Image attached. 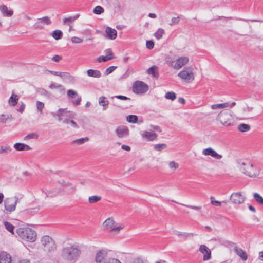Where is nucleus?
I'll use <instances>...</instances> for the list:
<instances>
[{"mask_svg": "<svg viewBox=\"0 0 263 263\" xmlns=\"http://www.w3.org/2000/svg\"><path fill=\"white\" fill-rule=\"evenodd\" d=\"M60 183L62 184L64 186H65L66 187H70V191H69V192H72L75 190V186L72 185L70 183L67 182L66 183L65 181H62V182H60Z\"/></svg>", "mask_w": 263, "mask_h": 263, "instance_id": "nucleus-48", "label": "nucleus"}, {"mask_svg": "<svg viewBox=\"0 0 263 263\" xmlns=\"http://www.w3.org/2000/svg\"><path fill=\"white\" fill-rule=\"evenodd\" d=\"M164 33L165 31L164 29L159 28L158 29L157 31L154 33V36L157 39L160 40L162 38V35Z\"/></svg>", "mask_w": 263, "mask_h": 263, "instance_id": "nucleus-34", "label": "nucleus"}, {"mask_svg": "<svg viewBox=\"0 0 263 263\" xmlns=\"http://www.w3.org/2000/svg\"><path fill=\"white\" fill-rule=\"evenodd\" d=\"M42 245L48 251H53L56 249L55 243L51 237L49 236H44L42 237Z\"/></svg>", "mask_w": 263, "mask_h": 263, "instance_id": "nucleus-7", "label": "nucleus"}, {"mask_svg": "<svg viewBox=\"0 0 263 263\" xmlns=\"http://www.w3.org/2000/svg\"><path fill=\"white\" fill-rule=\"evenodd\" d=\"M98 103L103 107V110H106L108 108L109 101L105 97L101 96L98 99Z\"/></svg>", "mask_w": 263, "mask_h": 263, "instance_id": "nucleus-21", "label": "nucleus"}, {"mask_svg": "<svg viewBox=\"0 0 263 263\" xmlns=\"http://www.w3.org/2000/svg\"><path fill=\"white\" fill-rule=\"evenodd\" d=\"M117 66H111L109 67L108 68H107L106 69L105 73H104L105 74L108 75L109 74L111 73L117 68Z\"/></svg>", "mask_w": 263, "mask_h": 263, "instance_id": "nucleus-49", "label": "nucleus"}, {"mask_svg": "<svg viewBox=\"0 0 263 263\" xmlns=\"http://www.w3.org/2000/svg\"><path fill=\"white\" fill-rule=\"evenodd\" d=\"M229 105L230 104L228 102L221 104H213L211 105V108L213 110L224 108L228 107V106H229Z\"/></svg>", "mask_w": 263, "mask_h": 263, "instance_id": "nucleus-26", "label": "nucleus"}, {"mask_svg": "<svg viewBox=\"0 0 263 263\" xmlns=\"http://www.w3.org/2000/svg\"><path fill=\"white\" fill-rule=\"evenodd\" d=\"M107 36L110 40H115L117 37V31L115 29L108 27L105 30Z\"/></svg>", "mask_w": 263, "mask_h": 263, "instance_id": "nucleus-20", "label": "nucleus"}, {"mask_svg": "<svg viewBox=\"0 0 263 263\" xmlns=\"http://www.w3.org/2000/svg\"><path fill=\"white\" fill-rule=\"evenodd\" d=\"M33 28L35 29H42L44 28V26L41 20L38 18L37 21L34 24Z\"/></svg>", "mask_w": 263, "mask_h": 263, "instance_id": "nucleus-37", "label": "nucleus"}, {"mask_svg": "<svg viewBox=\"0 0 263 263\" xmlns=\"http://www.w3.org/2000/svg\"><path fill=\"white\" fill-rule=\"evenodd\" d=\"M38 137L37 135H36L35 133H31L28 134L25 137V139H34V138H37Z\"/></svg>", "mask_w": 263, "mask_h": 263, "instance_id": "nucleus-56", "label": "nucleus"}, {"mask_svg": "<svg viewBox=\"0 0 263 263\" xmlns=\"http://www.w3.org/2000/svg\"><path fill=\"white\" fill-rule=\"evenodd\" d=\"M81 250L77 247L71 246L63 248L62 250V257L70 262H74L80 256Z\"/></svg>", "mask_w": 263, "mask_h": 263, "instance_id": "nucleus-1", "label": "nucleus"}, {"mask_svg": "<svg viewBox=\"0 0 263 263\" xmlns=\"http://www.w3.org/2000/svg\"><path fill=\"white\" fill-rule=\"evenodd\" d=\"M63 36V33L60 30H55L52 33V37L56 40L61 39Z\"/></svg>", "mask_w": 263, "mask_h": 263, "instance_id": "nucleus-29", "label": "nucleus"}, {"mask_svg": "<svg viewBox=\"0 0 263 263\" xmlns=\"http://www.w3.org/2000/svg\"><path fill=\"white\" fill-rule=\"evenodd\" d=\"M165 97L167 99L173 101L176 99V93L173 91L167 92L165 93Z\"/></svg>", "mask_w": 263, "mask_h": 263, "instance_id": "nucleus-35", "label": "nucleus"}, {"mask_svg": "<svg viewBox=\"0 0 263 263\" xmlns=\"http://www.w3.org/2000/svg\"><path fill=\"white\" fill-rule=\"evenodd\" d=\"M81 101V97L79 96L77 97V98L76 99V100L74 101H72V104L74 106H78L80 104Z\"/></svg>", "mask_w": 263, "mask_h": 263, "instance_id": "nucleus-59", "label": "nucleus"}, {"mask_svg": "<svg viewBox=\"0 0 263 263\" xmlns=\"http://www.w3.org/2000/svg\"><path fill=\"white\" fill-rule=\"evenodd\" d=\"M146 47L149 49H152L154 48V42L153 41H147L146 44Z\"/></svg>", "mask_w": 263, "mask_h": 263, "instance_id": "nucleus-57", "label": "nucleus"}, {"mask_svg": "<svg viewBox=\"0 0 263 263\" xmlns=\"http://www.w3.org/2000/svg\"><path fill=\"white\" fill-rule=\"evenodd\" d=\"M64 123L67 124H70L72 127L74 128H78L79 127L77 123L74 121L72 119L64 118Z\"/></svg>", "mask_w": 263, "mask_h": 263, "instance_id": "nucleus-27", "label": "nucleus"}, {"mask_svg": "<svg viewBox=\"0 0 263 263\" xmlns=\"http://www.w3.org/2000/svg\"><path fill=\"white\" fill-rule=\"evenodd\" d=\"M175 234L178 236L183 237L185 239L190 236H193L194 235V233H182L179 231H176Z\"/></svg>", "mask_w": 263, "mask_h": 263, "instance_id": "nucleus-32", "label": "nucleus"}, {"mask_svg": "<svg viewBox=\"0 0 263 263\" xmlns=\"http://www.w3.org/2000/svg\"><path fill=\"white\" fill-rule=\"evenodd\" d=\"M16 233L22 239L29 242H34L36 239L35 232L29 228H19Z\"/></svg>", "mask_w": 263, "mask_h": 263, "instance_id": "nucleus-3", "label": "nucleus"}, {"mask_svg": "<svg viewBox=\"0 0 263 263\" xmlns=\"http://www.w3.org/2000/svg\"><path fill=\"white\" fill-rule=\"evenodd\" d=\"M55 116L58 117L59 121H63L64 122V118L73 119L74 114L71 111H66V109L60 108L54 114Z\"/></svg>", "mask_w": 263, "mask_h": 263, "instance_id": "nucleus-8", "label": "nucleus"}, {"mask_svg": "<svg viewBox=\"0 0 263 263\" xmlns=\"http://www.w3.org/2000/svg\"><path fill=\"white\" fill-rule=\"evenodd\" d=\"M49 87L51 89H61L63 88V86L60 84H56L54 82H51Z\"/></svg>", "mask_w": 263, "mask_h": 263, "instance_id": "nucleus-51", "label": "nucleus"}, {"mask_svg": "<svg viewBox=\"0 0 263 263\" xmlns=\"http://www.w3.org/2000/svg\"><path fill=\"white\" fill-rule=\"evenodd\" d=\"M199 251L202 253L205 254L203 256V260H208L211 258V251L205 245H201Z\"/></svg>", "mask_w": 263, "mask_h": 263, "instance_id": "nucleus-16", "label": "nucleus"}, {"mask_svg": "<svg viewBox=\"0 0 263 263\" xmlns=\"http://www.w3.org/2000/svg\"><path fill=\"white\" fill-rule=\"evenodd\" d=\"M104 9L100 6L95 7L93 10V12L96 14H100L104 12Z\"/></svg>", "mask_w": 263, "mask_h": 263, "instance_id": "nucleus-40", "label": "nucleus"}, {"mask_svg": "<svg viewBox=\"0 0 263 263\" xmlns=\"http://www.w3.org/2000/svg\"><path fill=\"white\" fill-rule=\"evenodd\" d=\"M12 151V148L10 146H1L0 148V154L4 153L7 154L9 153Z\"/></svg>", "mask_w": 263, "mask_h": 263, "instance_id": "nucleus-42", "label": "nucleus"}, {"mask_svg": "<svg viewBox=\"0 0 263 263\" xmlns=\"http://www.w3.org/2000/svg\"><path fill=\"white\" fill-rule=\"evenodd\" d=\"M105 263H121L119 260L116 258L108 259Z\"/></svg>", "mask_w": 263, "mask_h": 263, "instance_id": "nucleus-62", "label": "nucleus"}, {"mask_svg": "<svg viewBox=\"0 0 263 263\" xmlns=\"http://www.w3.org/2000/svg\"><path fill=\"white\" fill-rule=\"evenodd\" d=\"M167 147L165 144H157L154 145V149L157 151H161Z\"/></svg>", "mask_w": 263, "mask_h": 263, "instance_id": "nucleus-41", "label": "nucleus"}, {"mask_svg": "<svg viewBox=\"0 0 263 263\" xmlns=\"http://www.w3.org/2000/svg\"><path fill=\"white\" fill-rule=\"evenodd\" d=\"M39 19L41 20L42 23H43V24L48 25H50L51 23L50 18L48 16H44L42 18H39Z\"/></svg>", "mask_w": 263, "mask_h": 263, "instance_id": "nucleus-43", "label": "nucleus"}, {"mask_svg": "<svg viewBox=\"0 0 263 263\" xmlns=\"http://www.w3.org/2000/svg\"><path fill=\"white\" fill-rule=\"evenodd\" d=\"M18 198L16 197L14 198H7L4 202L5 209L9 212H12L15 210L16 205Z\"/></svg>", "mask_w": 263, "mask_h": 263, "instance_id": "nucleus-9", "label": "nucleus"}, {"mask_svg": "<svg viewBox=\"0 0 263 263\" xmlns=\"http://www.w3.org/2000/svg\"><path fill=\"white\" fill-rule=\"evenodd\" d=\"M107 252L105 250L99 251L96 255L95 260L97 263H105L104 260L107 257Z\"/></svg>", "mask_w": 263, "mask_h": 263, "instance_id": "nucleus-13", "label": "nucleus"}, {"mask_svg": "<svg viewBox=\"0 0 263 263\" xmlns=\"http://www.w3.org/2000/svg\"><path fill=\"white\" fill-rule=\"evenodd\" d=\"M4 224L5 226V228L8 231H9L12 234H14L13 230H14V227L13 226V225H12L11 223H10L9 222H7V221H5L4 222Z\"/></svg>", "mask_w": 263, "mask_h": 263, "instance_id": "nucleus-31", "label": "nucleus"}, {"mask_svg": "<svg viewBox=\"0 0 263 263\" xmlns=\"http://www.w3.org/2000/svg\"><path fill=\"white\" fill-rule=\"evenodd\" d=\"M60 77L64 80H67L71 78V76L68 72H61Z\"/></svg>", "mask_w": 263, "mask_h": 263, "instance_id": "nucleus-55", "label": "nucleus"}, {"mask_svg": "<svg viewBox=\"0 0 263 263\" xmlns=\"http://www.w3.org/2000/svg\"><path fill=\"white\" fill-rule=\"evenodd\" d=\"M115 221L112 219L108 218L103 222V227L105 230H110V231L111 232L115 226Z\"/></svg>", "mask_w": 263, "mask_h": 263, "instance_id": "nucleus-18", "label": "nucleus"}, {"mask_svg": "<svg viewBox=\"0 0 263 263\" xmlns=\"http://www.w3.org/2000/svg\"><path fill=\"white\" fill-rule=\"evenodd\" d=\"M238 129L240 132L243 133L250 130V126L248 124L242 123L238 125Z\"/></svg>", "mask_w": 263, "mask_h": 263, "instance_id": "nucleus-28", "label": "nucleus"}, {"mask_svg": "<svg viewBox=\"0 0 263 263\" xmlns=\"http://www.w3.org/2000/svg\"><path fill=\"white\" fill-rule=\"evenodd\" d=\"M148 90V86L142 81H136L133 86V91L135 93L142 94Z\"/></svg>", "mask_w": 263, "mask_h": 263, "instance_id": "nucleus-6", "label": "nucleus"}, {"mask_svg": "<svg viewBox=\"0 0 263 263\" xmlns=\"http://www.w3.org/2000/svg\"><path fill=\"white\" fill-rule=\"evenodd\" d=\"M89 138L88 137L82 138L75 140L73 141V143L80 145L86 142H87Z\"/></svg>", "mask_w": 263, "mask_h": 263, "instance_id": "nucleus-39", "label": "nucleus"}, {"mask_svg": "<svg viewBox=\"0 0 263 263\" xmlns=\"http://www.w3.org/2000/svg\"><path fill=\"white\" fill-rule=\"evenodd\" d=\"M25 108V104L23 102H21L20 103V106L19 108L17 109V110L21 113H23L24 111Z\"/></svg>", "mask_w": 263, "mask_h": 263, "instance_id": "nucleus-58", "label": "nucleus"}, {"mask_svg": "<svg viewBox=\"0 0 263 263\" xmlns=\"http://www.w3.org/2000/svg\"><path fill=\"white\" fill-rule=\"evenodd\" d=\"M116 133L119 138H121L128 135L129 129L126 126H120L116 129Z\"/></svg>", "mask_w": 263, "mask_h": 263, "instance_id": "nucleus-14", "label": "nucleus"}, {"mask_svg": "<svg viewBox=\"0 0 263 263\" xmlns=\"http://www.w3.org/2000/svg\"><path fill=\"white\" fill-rule=\"evenodd\" d=\"M168 165L170 168L174 170L177 169L179 167V164L174 161H171Z\"/></svg>", "mask_w": 263, "mask_h": 263, "instance_id": "nucleus-50", "label": "nucleus"}, {"mask_svg": "<svg viewBox=\"0 0 263 263\" xmlns=\"http://www.w3.org/2000/svg\"><path fill=\"white\" fill-rule=\"evenodd\" d=\"M189 61V59L187 57H181L176 60V62H172L170 64L175 69H179L183 66L186 65Z\"/></svg>", "mask_w": 263, "mask_h": 263, "instance_id": "nucleus-10", "label": "nucleus"}, {"mask_svg": "<svg viewBox=\"0 0 263 263\" xmlns=\"http://www.w3.org/2000/svg\"><path fill=\"white\" fill-rule=\"evenodd\" d=\"M239 167L242 173L250 177L255 178L259 174V170L249 162H243L240 164Z\"/></svg>", "mask_w": 263, "mask_h": 263, "instance_id": "nucleus-2", "label": "nucleus"}, {"mask_svg": "<svg viewBox=\"0 0 263 263\" xmlns=\"http://www.w3.org/2000/svg\"><path fill=\"white\" fill-rule=\"evenodd\" d=\"M178 76L186 82H191L194 80V74L192 67H185L178 74Z\"/></svg>", "mask_w": 263, "mask_h": 263, "instance_id": "nucleus-5", "label": "nucleus"}, {"mask_svg": "<svg viewBox=\"0 0 263 263\" xmlns=\"http://www.w3.org/2000/svg\"><path fill=\"white\" fill-rule=\"evenodd\" d=\"M105 52L106 53V55L107 57H112V59H114V57L113 55V53L111 49L108 48L106 49Z\"/></svg>", "mask_w": 263, "mask_h": 263, "instance_id": "nucleus-63", "label": "nucleus"}, {"mask_svg": "<svg viewBox=\"0 0 263 263\" xmlns=\"http://www.w3.org/2000/svg\"><path fill=\"white\" fill-rule=\"evenodd\" d=\"M36 107L38 111L42 112L43 109L44 107V104L38 101L36 102Z\"/></svg>", "mask_w": 263, "mask_h": 263, "instance_id": "nucleus-52", "label": "nucleus"}, {"mask_svg": "<svg viewBox=\"0 0 263 263\" xmlns=\"http://www.w3.org/2000/svg\"><path fill=\"white\" fill-rule=\"evenodd\" d=\"M115 98H117L118 99L123 100H130V98H128L126 96L122 95H116L114 96Z\"/></svg>", "mask_w": 263, "mask_h": 263, "instance_id": "nucleus-60", "label": "nucleus"}, {"mask_svg": "<svg viewBox=\"0 0 263 263\" xmlns=\"http://www.w3.org/2000/svg\"><path fill=\"white\" fill-rule=\"evenodd\" d=\"M180 21V17H174L172 18L171 22L170 23V25L171 26H173L175 24H177Z\"/></svg>", "mask_w": 263, "mask_h": 263, "instance_id": "nucleus-53", "label": "nucleus"}, {"mask_svg": "<svg viewBox=\"0 0 263 263\" xmlns=\"http://www.w3.org/2000/svg\"><path fill=\"white\" fill-rule=\"evenodd\" d=\"M10 117L8 115L2 114L0 115V123H5L9 119Z\"/></svg>", "mask_w": 263, "mask_h": 263, "instance_id": "nucleus-44", "label": "nucleus"}, {"mask_svg": "<svg viewBox=\"0 0 263 263\" xmlns=\"http://www.w3.org/2000/svg\"><path fill=\"white\" fill-rule=\"evenodd\" d=\"M123 226H119L116 227L114 226V228H112V230L111 232H115L118 233L121 230H122L123 228Z\"/></svg>", "mask_w": 263, "mask_h": 263, "instance_id": "nucleus-64", "label": "nucleus"}, {"mask_svg": "<svg viewBox=\"0 0 263 263\" xmlns=\"http://www.w3.org/2000/svg\"><path fill=\"white\" fill-rule=\"evenodd\" d=\"M61 192L60 189L56 190L54 191H47V192H45V193L46 194V196L47 197H54L57 195L60 192Z\"/></svg>", "mask_w": 263, "mask_h": 263, "instance_id": "nucleus-30", "label": "nucleus"}, {"mask_svg": "<svg viewBox=\"0 0 263 263\" xmlns=\"http://www.w3.org/2000/svg\"><path fill=\"white\" fill-rule=\"evenodd\" d=\"M71 41L73 43L78 44L82 43L83 40L78 37L74 36L71 38Z\"/></svg>", "mask_w": 263, "mask_h": 263, "instance_id": "nucleus-54", "label": "nucleus"}, {"mask_svg": "<svg viewBox=\"0 0 263 263\" xmlns=\"http://www.w3.org/2000/svg\"><path fill=\"white\" fill-rule=\"evenodd\" d=\"M87 74L88 76L95 78H100L102 76L99 70L92 69L87 70Z\"/></svg>", "mask_w": 263, "mask_h": 263, "instance_id": "nucleus-22", "label": "nucleus"}, {"mask_svg": "<svg viewBox=\"0 0 263 263\" xmlns=\"http://www.w3.org/2000/svg\"><path fill=\"white\" fill-rule=\"evenodd\" d=\"M73 21L72 17H66L63 20V23L68 25L69 23L73 22Z\"/></svg>", "mask_w": 263, "mask_h": 263, "instance_id": "nucleus-61", "label": "nucleus"}, {"mask_svg": "<svg viewBox=\"0 0 263 263\" xmlns=\"http://www.w3.org/2000/svg\"><path fill=\"white\" fill-rule=\"evenodd\" d=\"M18 99L19 98L18 96L13 93L9 99L8 103L10 105L15 106L17 104Z\"/></svg>", "mask_w": 263, "mask_h": 263, "instance_id": "nucleus-25", "label": "nucleus"}, {"mask_svg": "<svg viewBox=\"0 0 263 263\" xmlns=\"http://www.w3.org/2000/svg\"><path fill=\"white\" fill-rule=\"evenodd\" d=\"M232 116L230 111L228 110L221 111L218 115L217 120L225 126H229L231 125V121L232 120Z\"/></svg>", "mask_w": 263, "mask_h": 263, "instance_id": "nucleus-4", "label": "nucleus"}, {"mask_svg": "<svg viewBox=\"0 0 263 263\" xmlns=\"http://www.w3.org/2000/svg\"><path fill=\"white\" fill-rule=\"evenodd\" d=\"M235 252L243 260H246L248 258V256L245 251L240 248L236 247L234 248Z\"/></svg>", "mask_w": 263, "mask_h": 263, "instance_id": "nucleus-23", "label": "nucleus"}, {"mask_svg": "<svg viewBox=\"0 0 263 263\" xmlns=\"http://www.w3.org/2000/svg\"><path fill=\"white\" fill-rule=\"evenodd\" d=\"M0 11L4 16L11 17L13 14L12 10H8L6 5H2L0 6Z\"/></svg>", "mask_w": 263, "mask_h": 263, "instance_id": "nucleus-19", "label": "nucleus"}, {"mask_svg": "<svg viewBox=\"0 0 263 263\" xmlns=\"http://www.w3.org/2000/svg\"><path fill=\"white\" fill-rule=\"evenodd\" d=\"M202 154L205 156H211V157L219 160L222 158V156L221 155L218 154L215 150L211 147H209L204 149L202 151Z\"/></svg>", "mask_w": 263, "mask_h": 263, "instance_id": "nucleus-12", "label": "nucleus"}, {"mask_svg": "<svg viewBox=\"0 0 263 263\" xmlns=\"http://www.w3.org/2000/svg\"><path fill=\"white\" fill-rule=\"evenodd\" d=\"M14 147L18 151H24V143H16L14 145Z\"/></svg>", "mask_w": 263, "mask_h": 263, "instance_id": "nucleus-45", "label": "nucleus"}, {"mask_svg": "<svg viewBox=\"0 0 263 263\" xmlns=\"http://www.w3.org/2000/svg\"><path fill=\"white\" fill-rule=\"evenodd\" d=\"M143 138L146 139L148 141H152L157 138V134L150 132L144 131L141 134Z\"/></svg>", "mask_w": 263, "mask_h": 263, "instance_id": "nucleus-17", "label": "nucleus"}, {"mask_svg": "<svg viewBox=\"0 0 263 263\" xmlns=\"http://www.w3.org/2000/svg\"><path fill=\"white\" fill-rule=\"evenodd\" d=\"M11 256L7 252L3 251L0 252V263H11Z\"/></svg>", "mask_w": 263, "mask_h": 263, "instance_id": "nucleus-15", "label": "nucleus"}, {"mask_svg": "<svg viewBox=\"0 0 263 263\" xmlns=\"http://www.w3.org/2000/svg\"><path fill=\"white\" fill-rule=\"evenodd\" d=\"M67 95L69 98H74L76 97L79 96L77 91H76L72 89H70V90H68Z\"/></svg>", "mask_w": 263, "mask_h": 263, "instance_id": "nucleus-46", "label": "nucleus"}, {"mask_svg": "<svg viewBox=\"0 0 263 263\" xmlns=\"http://www.w3.org/2000/svg\"><path fill=\"white\" fill-rule=\"evenodd\" d=\"M101 199L102 198L101 196L94 195L89 197L88 201L90 203H94L100 201Z\"/></svg>", "mask_w": 263, "mask_h": 263, "instance_id": "nucleus-33", "label": "nucleus"}, {"mask_svg": "<svg viewBox=\"0 0 263 263\" xmlns=\"http://www.w3.org/2000/svg\"><path fill=\"white\" fill-rule=\"evenodd\" d=\"M112 59V57H107V55L106 56H100L99 57V58H98V61L99 62H106V61H107L108 60H110Z\"/></svg>", "mask_w": 263, "mask_h": 263, "instance_id": "nucleus-47", "label": "nucleus"}, {"mask_svg": "<svg viewBox=\"0 0 263 263\" xmlns=\"http://www.w3.org/2000/svg\"><path fill=\"white\" fill-rule=\"evenodd\" d=\"M147 72L148 74L152 75L154 78H158L159 73L158 71V68L156 66H153L147 70Z\"/></svg>", "mask_w": 263, "mask_h": 263, "instance_id": "nucleus-24", "label": "nucleus"}, {"mask_svg": "<svg viewBox=\"0 0 263 263\" xmlns=\"http://www.w3.org/2000/svg\"><path fill=\"white\" fill-rule=\"evenodd\" d=\"M255 200L261 205H263V198L258 193H255L253 194Z\"/></svg>", "mask_w": 263, "mask_h": 263, "instance_id": "nucleus-36", "label": "nucleus"}, {"mask_svg": "<svg viewBox=\"0 0 263 263\" xmlns=\"http://www.w3.org/2000/svg\"><path fill=\"white\" fill-rule=\"evenodd\" d=\"M127 121L129 123H136L138 121V117L136 115H129L127 117Z\"/></svg>", "mask_w": 263, "mask_h": 263, "instance_id": "nucleus-38", "label": "nucleus"}, {"mask_svg": "<svg viewBox=\"0 0 263 263\" xmlns=\"http://www.w3.org/2000/svg\"><path fill=\"white\" fill-rule=\"evenodd\" d=\"M233 204H240L246 200V197L242 195L241 192L233 193L230 198Z\"/></svg>", "mask_w": 263, "mask_h": 263, "instance_id": "nucleus-11", "label": "nucleus"}]
</instances>
